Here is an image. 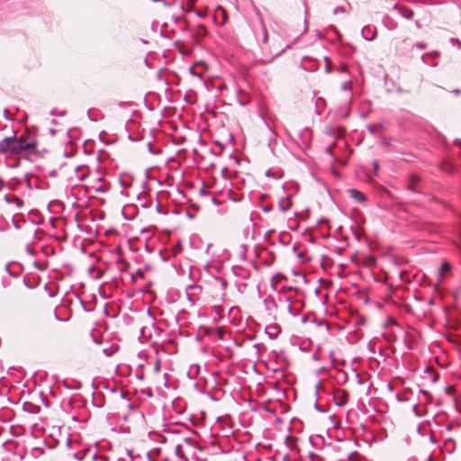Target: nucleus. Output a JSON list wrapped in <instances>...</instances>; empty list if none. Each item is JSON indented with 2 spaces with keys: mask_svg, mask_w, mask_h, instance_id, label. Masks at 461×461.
<instances>
[{
  "mask_svg": "<svg viewBox=\"0 0 461 461\" xmlns=\"http://www.w3.org/2000/svg\"><path fill=\"white\" fill-rule=\"evenodd\" d=\"M38 146L37 140L27 133L5 137L0 140V154L5 158H17L32 154Z\"/></svg>",
  "mask_w": 461,
  "mask_h": 461,
  "instance_id": "nucleus-1",
  "label": "nucleus"
},
{
  "mask_svg": "<svg viewBox=\"0 0 461 461\" xmlns=\"http://www.w3.org/2000/svg\"><path fill=\"white\" fill-rule=\"evenodd\" d=\"M203 288L198 285H190L186 287L185 294L191 306H194L201 297Z\"/></svg>",
  "mask_w": 461,
  "mask_h": 461,
  "instance_id": "nucleus-2",
  "label": "nucleus"
},
{
  "mask_svg": "<svg viewBox=\"0 0 461 461\" xmlns=\"http://www.w3.org/2000/svg\"><path fill=\"white\" fill-rule=\"evenodd\" d=\"M296 193L294 190L293 193L285 194L284 195H280L278 198V209L285 212L290 210L293 206L292 198L294 194Z\"/></svg>",
  "mask_w": 461,
  "mask_h": 461,
  "instance_id": "nucleus-3",
  "label": "nucleus"
},
{
  "mask_svg": "<svg viewBox=\"0 0 461 461\" xmlns=\"http://www.w3.org/2000/svg\"><path fill=\"white\" fill-rule=\"evenodd\" d=\"M265 332L266 334L267 335V337L271 339H275L278 337V335L280 334L281 332V328L278 324L276 323H271V324H268L266 328H265Z\"/></svg>",
  "mask_w": 461,
  "mask_h": 461,
  "instance_id": "nucleus-4",
  "label": "nucleus"
},
{
  "mask_svg": "<svg viewBox=\"0 0 461 461\" xmlns=\"http://www.w3.org/2000/svg\"><path fill=\"white\" fill-rule=\"evenodd\" d=\"M361 34L365 40L373 41L377 35V31L375 26L366 25L362 29Z\"/></svg>",
  "mask_w": 461,
  "mask_h": 461,
  "instance_id": "nucleus-5",
  "label": "nucleus"
},
{
  "mask_svg": "<svg viewBox=\"0 0 461 461\" xmlns=\"http://www.w3.org/2000/svg\"><path fill=\"white\" fill-rule=\"evenodd\" d=\"M348 394L344 390H338L334 393V401L336 405L344 406L348 402Z\"/></svg>",
  "mask_w": 461,
  "mask_h": 461,
  "instance_id": "nucleus-6",
  "label": "nucleus"
},
{
  "mask_svg": "<svg viewBox=\"0 0 461 461\" xmlns=\"http://www.w3.org/2000/svg\"><path fill=\"white\" fill-rule=\"evenodd\" d=\"M279 306L284 310L286 311L290 315L292 316H298L299 311L297 309H294L291 303L288 302L287 299L279 300Z\"/></svg>",
  "mask_w": 461,
  "mask_h": 461,
  "instance_id": "nucleus-7",
  "label": "nucleus"
},
{
  "mask_svg": "<svg viewBox=\"0 0 461 461\" xmlns=\"http://www.w3.org/2000/svg\"><path fill=\"white\" fill-rule=\"evenodd\" d=\"M235 254L240 260L245 261L247 259V245L244 243H237L235 246Z\"/></svg>",
  "mask_w": 461,
  "mask_h": 461,
  "instance_id": "nucleus-8",
  "label": "nucleus"
},
{
  "mask_svg": "<svg viewBox=\"0 0 461 461\" xmlns=\"http://www.w3.org/2000/svg\"><path fill=\"white\" fill-rule=\"evenodd\" d=\"M75 171H76V177L79 180V181H82L86 178V176L88 175V168L82 165V166H77L76 168H75Z\"/></svg>",
  "mask_w": 461,
  "mask_h": 461,
  "instance_id": "nucleus-9",
  "label": "nucleus"
},
{
  "mask_svg": "<svg viewBox=\"0 0 461 461\" xmlns=\"http://www.w3.org/2000/svg\"><path fill=\"white\" fill-rule=\"evenodd\" d=\"M5 200L7 203L14 204L17 209H20L23 205V201L16 195H6Z\"/></svg>",
  "mask_w": 461,
  "mask_h": 461,
  "instance_id": "nucleus-10",
  "label": "nucleus"
},
{
  "mask_svg": "<svg viewBox=\"0 0 461 461\" xmlns=\"http://www.w3.org/2000/svg\"><path fill=\"white\" fill-rule=\"evenodd\" d=\"M398 11H399V14L406 18V19H411L413 17V12L411 9L408 8V7H403V6H401L398 8Z\"/></svg>",
  "mask_w": 461,
  "mask_h": 461,
  "instance_id": "nucleus-11",
  "label": "nucleus"
},
{
  "mask_svg": "<svg viewBox=\"0 0 461 461\" xmlns=\"http://www.w3.org/2000/svg\"><path fill=\"white\" fill-rule=\"evenodd\" d=\"M384 24L387 29H389L391 31L395 30L398 26L397 23L393 18H391L389 16L384 17Z\"/></svg>",
  "mask_w": 461,
  "mask_h": 461,
  "instance_id": "nucleus-12",
  "label": "nucleus"
},
{
  "mask_svg": "<svg viewBox=\"0 0 461 461\" xmlns=\"http://www.w3.org/2000/svg\"><path fill=\"white\" fill-rule=\"evenodd\" d=\"M349 194H350V196L359 202H363V201H366V196L365 194H363L362 193H360L359 191L356 190V189H350L349 191Z\"/></svg>",
  "mask_w": 461,
  "mask_h": 461,
  "instance_id": "nucleus-13",
  "label": "nucleus"
},
{
  "mask_svg": "<svg viewBox=\"0 0 461 461\" xmlns=\"http://www.w3.org/2000/svg\"><path fill=\"white\" fill-rule=\"evenodd\" d=\"M175 453L177 456V457L182 461H188L187 457L185 456L184 450H183V445H176L175 447Z\"/></svg>",
  "mask_w": 461,
  "mask_h": 461,
  "instance_id": "nucleus-14",
  "label": "nucleus"
},
{
  "mask_svg": "<svg viewBox=\"0 0 461 461\" xmlns=\"http://www.w3.org/2000/svg\"><path fill=\"white\" fill-rule=\"evenodd\" d=\"M372 164H373L374 172L375 175H377V172L379 171V167H380L379 162L377 160H374Z\"/></svg>",
  "mask_w": 461,
  "mask_h": 461,
  "instance_id": "nucleus-15",
  "label": "nucleus"
},
{
  "mask_svg": "<svg viewBox=\"0 0 461 461\" xmlns=\"http://www.w3.org/2000/svg\"><path fill=\"white\" fill-rule=\"evenodd\" d=\"M449 270H450V266H449V264H447V263H443V264H442V266H441V267H440V271H441L442 273H445V272H447V271H449Z\"/></svg>",
  "mask_w": 461,
  "mask_h": 461,
  "instance_id": "nucleus-16",
  "label": "nucleus"
},
{
  "mask_svg": "<svg viewBox=\"0 0 461 461\" xmlns=\"http://www.w3.org/2000/svg\"><path fill=\"white\" fill-rule=\"evenodd\" d=\"M266 175H267V176H273V177H275V178H279V177L281 176H280V175H278V174H273V173L271 172V170H267V171L266 172Z\"/></svg>",
  "mask_w": 461,
  "mask_h": 461,
  "instance_id": "nucleus-17",
  "label": "nucleus"
},
{
  "mask_svg": "<svg viewBox=\"0 0 461 461\" xmlns=\"http://www.w3.org/2000/svg\"><path fill=\"white\" fill-rule=\"evenodd\" d=\"M416 48L420 49V50H424L426 49L427 45L423 42H418L415 44Z\"/></svg>",
  "mask_w": 461,
  "mask_h": 461,
  "instance_id": "nucleus-18",
  "label": "nucleus"
},
{
  "mask_svg": "<svg viewBox=\"0 0 461 461\" xmlns=\"http://www.w3.org/2000/svg\"><path fill=\"white\" fill-rule=\"evenodd\" d=\"M154 370L156 372H159V370H160V361L158 359L156 360V363L154 366Z\"/></svg>",
  "mask_w": 461,
  "mask_h": 461,
  "instance_id": "nucleus-19",
  "label": "nucleus"
},
{
  "mask_svg": "<svg viewBox=\"0 0 461 461\" xmlns=\"http://www.w3.org/2000/svg\"><path fill=\"white\" fill-rule=\"evenodd\" d=\"M195 14L197 16L201 17V18H204L205 17V13L203 12V11H195Z\"/></svg>",
  "mask_w": 461,
  "mask_h": 461,
  "instance_id": "nucleus-20",
  "label": "nucleus"
},
{
  "mask_svg": "<svg viewBox=\"0 0 461 461\" xmlns=\"http://www.w3.org/2000/svg\"><path fill=\"white\" fill-rule=\"evenodd\" d=\"M285 190H289L292 187H294L293 184H285L283 185Z\"/></svg>",
  "mask_w": 461,
  "mask_h": 461,
  "instance_id": "nucleus-21",
  "label": "nucleus"
},
{
  "mask_svg": "<svg viewBox=\"0 0 461 461\" xmlns=\"http://www.w3.org/2000/svg\"><path fill=\"white\" fill-rule=\"evenodd\" d=\"M218 11L221 12L223 14L222 22L220 23L221 25L224 24L225 23V16H224V11L222 8H218Z\"/></svg>",
  "mask_w": 461,
  "mask_h": 461,
  "instance_id": "nucleus-22",
  "label": "nucleus"
},
{
  "mask_svg": "<svg viewBox=\"0 0 461 461\" xmlns=\"http://www.w3.org/2000/svg\"><path fill=\"white\" fill-rule=\"evenodd\" d=\"M348 86H349V82H345V83L343 84V86H342V89H343L344 91L348 90Z\"/></svg>",
  "mask_w": 461,
  "mask_h": 461,
  "instance_id": "nucleus-23",
  "label": "nucleus"
},
{
  "mask_svg": "<svg viewBox=\"0 0 461 461\" xmlns=\"http://www.w3.org/2000/svg\"><path fill=\"white\" fill-rule=\"evenodd\" d=\"M267 41V32L264 29L263 42L266 43Z\"/></svg>",
  "mask_w": 461,
  "mask_h": 461,
  "instance_id": "nucleus-24",
  "label": "nucleus"
},
{
  "mask_svg": "<svg viewBox=\"0 0 461 461\" xmlns=\"http://www.w3.org/2000/svg\"><path fill=\"white\" fill-rule=\"evenodd\" d=\"M332 149H333V146H329V147H327V148H326V151H327L328 153L331 154V152H332Z\"/></svg>",
  "mask_w": 461,
  "mask_h": 461,
  "instance_id": "nucleus-25",
  "label": "nucleus"
},
{
  "mask_svg": "<svg viewBox=\"0 0 461 461\" xmlns=\"http://www.w3.org/2000/svg\"><path fill=\"white\" fill-rule=\"evenodd\" d=\"M270 210H271V208H270V207H267V206H266V207H264V208H263V211H264V212H269Z\"/></svg>",
  "mask_w": 461,
  "mask_h": 461,
  "instance_id": "nucleus-26",
  "label": "nucleus"
},
{
  "mask_svg": "<svg viewBox=\"0 0 461 461\" xmlns=\"http://www.w3.org/2000/svg\"><path fill=\"white\" fill-rule=\"evenodd\" d=\"M100 461H108V458L106 456H101Z\"/></svg>",
  "mask_w": 461,
  "mask_h": 461,
  "instance_id": "nucleus-27",
  "label": "nucleus"
},
{
  "mask_svg": "<svg viewBox=\"0 0 461 461\" xmlns=\"http://www.w3.org/2000/svg\"><path fill=\"white\" fill-rule=\"evenodd\" d=\"M185 444H186V445H189V442H190V441H189V439L185 438Z\"/></svg>",
  "mask_w": 461,
  "mask_h": 461,
  "instance_id": "nucleus-28",
  "label": "nucleus"
}]
</instances>
